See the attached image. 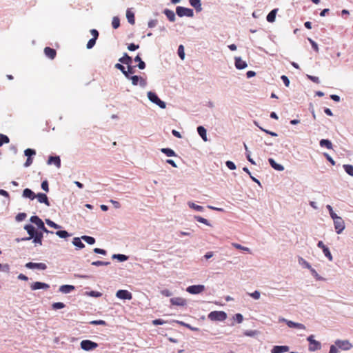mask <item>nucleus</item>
Masks as SVG:
<instances>
[{
	"instance_id": "obj_30",
	"label": "nucleus",
	"mask_w": 353,
	"mask_h": 353,
	"mask_svg": "<svg viewBox=\"0 0 353 353\" xmlns=\"http://www.w3.org/2000/svg\"><path fill=\"white\" fill-rule=\"evenodd\" d=\"M119 61L126 65H130L132 62V58L127 53H124L123 56L121 57Z\"/></svg>"
},
{
	"instance_id": "obj_5",
	"label": "nucleus",
	"mask_w": 353,
	"mask_h": 353,
	"mask_svg": "<svg viewBox=\"0 0 353 353\" xmlns=\"http://www.w3.org/2000/svg\"><path fill=\"white\" fill-rule=\"evenodd\" d=\"M334 221V225L337 234H341L345 229V223L341 216H336Z\"/></svg>"
},
{
	"instance_id": "obj_32",
	"label": "nucleus",
	"mask_w": 353,
	"mask_h": 353,
	"mask_svg": "<svg viewBox=\"0 0 353 353\" xmlns=\"http://www.w3.org/2000/svg\"><path fill=\"white\" fill-rule=\"evenodd\" d=\"M188 205L192 210L197 212H203L204 210V208L201 205H197L192 201L188 202Z\"/></svg>"
},
{
	"instance_id": "obj_26",
	"label": "nucleus",
	"mask_w": 353,
	"mask_h": 353,
	"mask_svg": "<svg viewBox=\"0 0 353 353\" xmlns=\"http://www.w3.org/2000/svg\"><path fill=\"white\" fill-rule=\"evenodd\" d=\"M190 4L194 7L196 12L202 10L201 0H189Z\"/></svg>"
},
{
	"instance_id": "obj_44",
	"label": "nucleus",
	"mask_w": 353,
	"mask_h": 353,
	"mask_svg": "<svg viewBox=\"0 0 353 353\" xmlns=\"http://www.w3.org/2000/svg\"><path fill=\"white\" fill-rule=\"evenodd\" d=\"M244 148L245 150V154L248 160L253 165H255V161L250 157V152L249 151L248 146L245 143H244Z\"/></svg>"
},
{
	"instance_id": "obj_63",
	"label": "nucleus",
	"mask_w": 353,
	"mask_h": 353,
	"mask_svg": "<svg viewBox=\"0 0 353 353\" xmlns=\"http://www.w3.org/2000/svg\"><path fill=\"white\" fill-rule=\"evenodd\" d=\"M41 188L43 190L46 191V192H48L49 191V186H48V181L45 180L43 181L42 183H41Z\"/></svg>"
},
{
	"instance_id": "obj_40",
	"label": "nucleus",
	"mask_w": 353,
	"mask_h": 353,
	"mask_svg": "<svg viewBox=\"0 0 353 353\" xmlns=\"http://www.w3.org/2000/svg\"><path fill=\"white\" fill-rule=\"evenodd\" d=\"M81 239L89 245H93L95 243V239L90 236L83 235Z\"/></svg>"
},
{
	"instance_id": "obj_21",
	"label": "nucleus",
	"mask_w": 353,
	"mask_h": 353,
	"mask_svg": "<svg viewBox=\"0 0 353 353\" xmlns=\"http://www.w3.org/2000/svg\"><path fill=\"white\" fill-rule=\"evenodd\" d=\"M22 196L24 198H28L30 200H34L36 198V194L34 192L29 188H26L23 190Z\"/></svg>"
},
{
	"instance_id": "obj_14",
	"label": "nucleus",
	"mask_w": 353,
	"mask_h": 353,
	"mask_svg": "<svg viewBox=\"0 0 353 353\" xmlns=\"http://www.w3.org/2000/svg\"><path fill=\"white\" fill-rule=\"evenodd\" d=\"M48 165L54 164L58 168L61 167V159L59 156H50L47 161Z\"/></svg>"
},
{
	"instance_id": "obj_38",
	"label": "nucleus",
	"mask_w": 353,
	"mask_h": 353,
	"mask_svg": "<svg viewBox=\"0 0 353 353\" xmlns=\"http://www.w3.org/2000/svg\"><path fill=\"white\" fill-rule=\"evenodd\" d=\"M134 60L135 62L139 63L137 66L140 70L145 69V63L143 61H142L141 58L140 57V56L139 54L135 57Z\"/></svg>"
},
{
	"instance_id": "obj_16",
	"label": "nucleus",
	"mask_w": 353,
	"mask_h": 353,
	"mask_svg": "<svg viewBox=\"0 0 353 353\" xmlns=\"http://www.w3.org/2000/svg\"><path fill=\"white\" fill-rule=\"evenodd\" d=\"M170 302L174 305L184 306L186 305L187 301L185 299L181 297H174L170 299Z\"/></svg>"
},
{
	"instance_id": "obj_7",
	"label": "nucleus",
	"mask_w": 353,
	"mask_h": 353,
	"mask_svg": "<svg viewBox=\"0 0 353 353\" xmlns=\"http://www.w3.org/2000/svg\"><path fill=\"white\" fill-rule=\"evenodd\" d=\"M205 288L203 285H193L188 286L186 291L191 294H199L205 290Z\"/></svg>"
},
{
	"instance_id": "obj_35",
	"label": "nucleus",
	"mask_w": 353,
	"mask_h": 353,
	"mask_svg": "<svg viewBox=\"0 0 353 353\" xmlns=\"http://www.w3.org/2000/svg\"><path fill=\"white\" fill-rule=\"evenodd\" d=\"M112 259H117L120 262H123L128 259V256L125 254H114L112 256Z\"/></svg>"
},
{
	"instance_id": "obj_64",
	"label": "nucleus",
	"mask_w": 353,
	"mask_h": 353,
	"mask_svg": "<svg viewBox=\"0 0 353 353\" xmlns=\"http://www.w3.org/2000/svg\"><path fill=\"white\" fill-rule=\"evenodd\" d=\"M257 332L256 330H246L244 332V335L247 336H254L256 334Z\"/></svg>"
},
{
	"instance_id": "obj_52",
	"label": "nucleus",
	"mask_w": 353,
	"mask_h": 353,
	"mask_svg": "<svg viewBox=\"0 0 353 353\" xmlns=\"http://www.w3.org/2000/svg\"><path fill=\"white\" fill-rule=\"evenodd\" d=\"M248 295L255 300H259L261 297V292L258 290H255L252 293H248Z\"/></svg>"
},
{
	"instance_id": "obj_23",
	"label": "nucleus",
	"mask_w": 353,
	"mask_h": 353,
	"mask_svg": "<svg viewBox=\"0 0 353 353\" xmlns=\"http://www.w3.org/2000/svg\"><path fill=\"white\" fill-rule=\"evenodd\" d=\"M44 53L46 56L50 59H54L56 57V50L54 49H52L50 47H46L44 49Z\"/></svg>"
},
{
	"instance_id": "obj_3",
	"label": "nucleus",
	"mask_w": 353,
	"mask_h": 353,
	"mask_svg": "<svg viewBox=\"0 0 353 353\" xmlns=\"http://www.w3.org/2000/svg\"><path fill=\"white\" fill-rule=\"evenodd\" d=\"M148 99L153 103L157 105L159 108L164 109L166 108V103L161 101L155 92L149 91L148 92Z\"/></svg>"
},
{
	"instance_id": "obj_11",
	"label": "nucleus",
	"mask_w": 353,
	"mask_h": 353,
	"mask_svg": "<svg viewBox=\"0 0 353 353\" xmlns=\"http://www.w3.org/2000/svg\"><path fill=\"white\" fill-rule=\"evenodd\" d=\"M335 344L343 350H349L352 348V344L347 340H336Z\"/></svg>"
},
{
	"instance_id": "obj_49",
	"label": "nucleus",
	"mask_w": 353,
	"mask_h": 353,
	"mask_svg": "<svg viewBox=\"0 0 353 353\" xmlns=\"http://www.w3.org/2000/svg\"><path fill=\"white\" fill-rule=\"evenodd\" d=\"M9 141H10V139H9L8 136L4 135V134L0 133V147L3 143H8Z\"/></svg>"
},
{
	"instance_id": "obj_8",
	"label": "nucleus",
	"mask_w": 353,
	"mask_h": 353,
	"mask_svg": "<svg viewBox=\"0 0 353 353\" xmlns=\"http://www.w3.org/2000/svg\"><path fill=\"white\" fill-rule=\"evenodd\" d=\"M129 79L132 81L133 85H137L139 84L141 88H145L147 85L146 80L137 75L130 76Z\"/></svg>"
},
{
	"instance_id": "obj_6",
	"label": "nucleus",
	"mask_w": 353,
	"mask_h": 353,
	"mask_svg": "<svg viewBox=\"0 0 353 353\" xmlns=\"http://www.w3.org/2000/svg\"><path fill=\"white\" fill-rule=\"evenodd\" d=\"M81 347L85 351L92 350L98 347V344L90 340H83L81 342Z\"/></svg>"
},
{
	"instance_id": "obj_53",
	"label": "nucleus",
	"mask_w": 353,
	"mask_h": 353,
	"mask_svg": "<svg viewBox=\"0 0 353 353\" xmlns=\"http://www.w3.org/2000/svg\"><path fill=\"white\" fill-rule=\"evenodd\" d=\"M110 264V262H109V261H93L92 263V265H94V266L108 265Z\"/></svg>"
},
{
	"instance_id": "obj_2",
	"label": "nucleus",
	"mask_w": 353,
	"mask_h": 353,
	"mask_svg": "<svg viewBox=\"0 0 353 353\" xmlns=\"http://www.w3.org/2000/svg\"><path fill=\"white\" fill-rule=\"evenodd\" d=\"M30 221L31 223L35 224L38 229L41 230V231L46 233L54 234V232L50 231L46 228L43 221L38 216H32L30 219Z\"/></svg>"
},
{
	"instance_id": "obj_57",
	"label": "nucleus",
	"mask_w": 353,
	"mask_h": 353,
	"mask_svg": "<svg viewBox=\"0 0 353 353\" xmlns=\"http://www.w3.org/2000/svg\"><path fill=\"white\" fill-rule=\"evenodd\" d=\"M91 325H106V322L103 320H94L90 322Z\"/></svg>"
},
{
	"instance_id": "obj_15",
	"label": "nucleus",
	"mask_w": 353,
	"mask_h": 353,
	"mask_svg": "<svg viewBox=\"0 0 353 353\" xmlns=\"http://www.w3.org/2000/svg\"><path fill=\"white\" fill-rule=\"evenodd\" d=\"M234 60H235V62H234L235 67L238 70L245 69L248 66L246 61L242 60L241 57H235Z\"/></svg>"
},
{
	"instance_id": "obj_60",
	"label": "nucleus",
	"mask_w": 353,
	"mask_h": 353,
	"mask_svg": "<svg viewBox=\"0 0 353 353\" xmlns=\"http://www.w3.org/2000/svg\"><path fill=\"white\" fill-rule=\"evenodd\" d=\"M225 165L226 166L231 170H234L236 169V165L234 164V162L231 161H227L225 162Z\"/></svg>"
},
{
	"instance_id": "obj_29",
	"label": "nucleus",
	"mask_w": 353,
	"mask_h": 353,
	"mask_svg": "<svg viewBox=\"0 0 353 353\" xmlns=\"http://www.w3.org/2000/svg\"><path fill=\"white\" fill-rule=\"evenodd\" d=\"M277 11L278 9H273L268 13V14L266 17V19L268 22L273 23L275 21Z\"/></svg>"
},
{
	"instance_id": "obj_56",
	"label": "nucleus",
	"mask_w": 353,
	"mask_h": 353,
	"mask_svg": "<svg viewBox=\"0 0 353 353\" xmlns=\"http://www.w3.org/2000/svg\"><path fill=\"white\" fill-rule=\"evenodd\" d=\"M326 208L328 210L330 215L332 219H335L338 215L334 212L333 209L330 205H327Z\"/></svg>"
},
{
	"instance_id": "obj_33",
	"label": "nucleus",
	"mask_w": 353,
	"mask_h": 353,
	"mask_svg": "<svg viewBox=\"0 0 353 353\" xmlns=\"http://www.w3.org/2000/svg\"><path fill=\"white\" fill-rule=\"evenodd\" d=\"M81 239V237H74L72 240V244L79 249L83 248L85 247V245L82 243Z\"/></svg>"
},
{
	"instance_id": "obj_46",
	"label": "nucleus",
	"mask_w": 353,
	"mask_h": 353,
	"mask_svg": "<svg viewBox=\"0 0 353 353\" xmlns=\"http://www.w3.org/2000/svg\"><path fill=\"white\" fill-rule=\"evenodd\" d=\"M323 252L324 254V255L327 258V259L330 261H332L333 260V257H332V255L329 250V248L327 247H326L325 249H323Z\"/></svg>"
},
{
	"instance_id": "obj_31",
	"label": "nucleus",
	"mask_w": 353,
	"mask_h": 353,
	"mask_svg": "<svg viewBox=\"0 0 353 353\" xmlns=\"http://www.w3.org/2000/svg\"><path fill=\"white\" fill-rule=\"evenodd\" d=\"M197 132L204 141H207L206 130L203 126L197 127Z\"/></svg>"
},
{
	"instance_id": "obj_45",
	"label": "nucleus",
	"mask_w": 353,
	"mask_h": 353,
	"mask_svg": "<svg viewBox=\"0 0 353 353\" xmlns=\"http://www.w3.org/2000/svg\"><path fill=\"white\" fill-rule=\"evenodd\" d=\"M194 219L199 223H203L206 225H210V223L206 219H204L200 216H194Z\"/></svg>"
},
{
	"instance_id": "obj_37",
	"label": "nucleus",
	"mask_w": 353,
	"mask_h": 353,
	"mask_svg": "<svg viewBox=\"0 0 353 353\" xmlns=\"http://www.w3.org/2000/svg\"><path fill=\"white\" fill-rule=\"evenodd\" d=\"M161 151L162 153L165 154L167 157H176V156L175 152L173 150L168 148H161Z\"/></svg>"
},
{
	"instance_id": "obj_20",
	"label": "nucleus",
	"mask_w": 353,
	"mask_h": 353,
	"mask_svg": "<svg viewBox=\"0 0 353 353\" xmlns=\"http://www.w3.org/2000/svg\"><path fill=\"white\" fill-rule=\"evenodd\" d=\"M75 289L74 285H63L60 286L59 290L63 294H69Z\"/></svg>"
},
{
	"instance_id": "obj_42",
	"label": "nucleus",
	"mask_w": 353,
	"mask_h": 353,
	"mask_svg": "<svg viewBox=\"0 0 353 353\" xmlns=\"http://www.w3.org/2000/svg\"><path fill=\"white\" fill-rule=\"evenodd\" d=\"M343 168L347 174L353 176V165L349 164L343 165Z\"/></svg>"
},
{
	"instance_id": "obj_25",
	"label": "nucleus",
	"mask_w": 353,
	"mask_h": 353,
	"mask_svg": "<svg viewBox=\"0 0 353 353\" xmlns=\"http://www.w3.org/2000/svg\"><path fill=\"white\" fill-rule=\"evenodd\" d=\"M163 12L165 14L170 21L174 22L175 21V13L172 10L166 8L163 11Z\"/></svg>"
},
{
	"instance_id": "obj_12",
	"label": "nucleus",
	"mask_w": 353,
	"mask_h": 353,
	"mask_svg": "<svg viewBox=\"0 0 353 353\" xmlns=\"http://www.w3.org/2000/svg\"><path fill=\"white\" fill-rule=\"evenodd\" d=\"M290 350V347L288 345H274L271 349V353H285Z\"/></svg>"
},
{
	"instance_id": "obj_61",
	"label": "nucleus",
	"mask_w": 353,
	"mask_h": 353,
	"mask_svg": "<svg viewBox=\"0 0 353 353\" xmlns=\"http://www.w3.org/2000/svg\"><path fill=\"white\" fill-rule=\"evenodd\" d=\"M88 295L92 296V297H100L102 294L99 292H97V291H90L89 292L87 293Z\"/></svg>"
},
{
	"instance_id": "obj_62",
	"label": "nucleus",
	"mask_w": 353,
	"mask_h": 353,
	"mask_svg": "<svg viewBox=\"0 0 353 353\" xmlns=\"http://www.w3.org/2000/svg\"><path fill=\"white\" fill-rule=\"evenodd\" d=\"M157 23H158L157 19H151L148 21V28H154L157 25Z\"/></svg>"
},
{
	"instance_id": "obj_22",
	"label": "nucleus",
	"mask_w": 353,
	"mask_h": 353,
	"mask_svg": "<svg viewBox=\"0 0 353 353\" xmlns=\"http://www.w3.org/2000/svg\"><path fill=\"white\" fill-rule=\"evenodd\" d=\"M287 325L290 328H295L299 330H305V326L300 323H296L292 321H290L289 322H287Z\"/></svg>"
},
{
	"instance_id": "obj_55",
	"label": "nucleus",
	"mask_w": 353,
	"mask_h": 353,
	"mask_svg": "<svg viewBox=\"0 0 353 353\" xmlns=\"http://www.w3.org/2000/svg\"><path fill=\"white\" fill-rule=\"evenodd\" d=\"M26 216H27V215H26V213L21 212V213H19L16 216L15 219H16L17 221L20 222V221H23L26 218Z\"/></svg>"
},
{
	"instance_id": "obj_51",
	"label": "nucleus",
	"mask_w": 353,
	"mask_h": 353,
	"mask_svg": "<svg viewBox=\"0 0 353 353\" xmlns=\"http://www.w3.org/2000/svg\"><path fill=\"white\" fill-rule=\"evenodd\" d=\"M179 57L183 60L185 58L184 47L183 45H180L178 48L177 51Z\"/></svg>"
},
{
	"instance_id": "obj_4",
	"label": "nucleus",
	"mask_w": 353,
	"mask_h": 353,
	"mask_svg": "<svg viewBox=\"0 0 353 353\" xmlns=\"http://www.w3.org/2000/svg\"><path fill=\"white\" fill-rule=\"evenodd\" d=\"M176 14L180 17H194V11L192 9L182 7V6H177L176 8Z\"/></svg>"
},
{
	"instance_id": "obj_43",
	"label": "nucleus",
	"mask_w": 353,
	"mask_h": 353,
	"mask_svg": "<svg viewBox=\"0 0 353 353\" xmlns=\"http://www.w3.org/2000/svg\"><path fill=\"white\" fill-rule=\"evenodd\" d=\"M232 245L233 247H234L235 248L238 249V250H243V251L250 252V250L249 248L242 246L241 245H240L239 243H232Z\"/></svg>"
},
{
	"instance_id": "obj_41",
	"label": "nucleus",
	"mask_w": 353,
	"mask_h": 353,
	"mask_svg": "<svg viewBox=\"0 0 353 353\" xmlns=\"http://www.w3.org/2000/svg\"><path fill=\"white\" fill-rule=\"evenodd\" d=\"M310 271L312 274V275L317 280V281H324L325 279L321 276L312 267L310 269Z\"/></svg>"
},
{
	"instance_id": "obj_17",
	"label": "nucleus",
	"mask_w": 353,
	"mask_h": 353,
	"mask_svg": "<svg viewBox=\"0 0 353 353\" xmlns=\"http://www.w3.org/2000/svg\"><path fill=\"white\" fill-rule=\"evenodd\" d=\"M43 232L41 231L37 230L36 234L32 240L33 243L35 246L37 245H42V239H43Z\"/></svg>"
},
{
	"instance_id": "obj_1",
	"label": "nucleus",
	"mask_w": 353,
	"mask_h": 353,
	"mask_svg": "<svg viewBox=\"0 0 353 353\" xmlns=\"http://www.w3.org/2000/svg\"><path fill=\"white\" fill-rule=\"evenodd\" d=\"M227 318V314L223 311H213L208 314V319L213 321H223Z\"/></svg>"
},
{
	"instance_id": "obj_27",
	"label": "nucleus",
	"mask_w": 353,
	"mask_h": 353,
	"mask_svg": "<svg viewBox=\"0 0 353 353\" xmlns=\"http://www.w3.org/2000/svg\"><path fill=\"white\" fill-rule=\"evenodd\" d=\"M126 17L129 23L134 25L135 23L134 19V13L131 10V9L128 8L126 10Z\"/></svg>"
},
{
	"instance_id": "obj_9",
	"label": "nucleus",
	"mask_w": 353,
	"mask_h": 353,
	"mask_svg": "<svg viewBox=\"0 0 353 353\" xmlns=\"http://www.w3.org/2000/svg\"><path fill=\"white\" fill-rule=\"evenodd\" d=\"M116 296L123 300H130L132 298L131 292L125 290H118L116 293Z\"/></svg>"
},
{
	"instance_id": "obj_54",
	"label": "nucleus",
	"mask_w": 353,
	"mask_h": 353,
	"mask_svg": "<svg viewBox=\"0 0 353 353\" xmlns=\"http://www.w3.org/2000/svg\"><path fill=\"white\" fill-rule=\"evenodd\" d=\"M64 307H65V304L63 303H61V302H56V303H54L52 305V307L53 310L62 309Z\"/></svg>"
},
{
	"instance_id": "obj_13",
	"label": "nucleus",
	"mask_w": 353,
	"mask_h": 353,
	"mask_svg": "<svg viewBox=\"0 0 353 353\" xmlns=\"http://www.w3.org/2000/svg\"><path fill=\"white\" fill-rule=\"evenodd\" d=\"M49 288L50 285L48 284L40 281L34 282L30 286L32 290H37L40 289L47 290Z\"/></svg>"
},
{
	"instance_id": "obj_58",
	"label": "nucleus",
	"mask_w": 353,
	"mask_h": 353,
	"mask_svg": "<svg viewBox=\"0 0 353 353\" xmlns=\"http://www.w3.org/2000/svg\"><path fill=\"white\" fill-rule=\"evenodd\" d=\"M96 41H97V39H94V38L90 39L87 43V46H86L87 48L88 49L92 48L96 43Z\"/></svg>"
},
{
	"instance_id": "obj_28",
	"label": "nucleus",
	"mask_w": 353,
	"mask_h": 353,
	"mask_svg": "<svg viewBox=\"0 0 353 353\" xmlns=\"http://www.w3.org/2000/svg\"><path fill=\"white\" fill-rule=\"evenodd\" d=\"M321 348V344L320 342L315 341L312 343L309 344L308 350L310 352H314Z\"/></svg>"
},
{
	"instance_id": "obj_19",
	"label": "nucleus",
	"mask_w": 353,
	"mask_h": 353,
	"mask_svg": "<svg viewBox=\"0 0 353 353\" xmlns=\"http://www.w3.org/2000/svg\"><path fill=\"white\" fill-rule=\"evenodd\" d=\"M24 229L26 230L27 233L29 234L30 238L34 239L37 229L34 226L31 224H27L24 226Z\"/></svg>"
},
{
	"instance_id": "obj_24",
	"label": "nucleus",
	"mask_w": 353,
	"mask_h": 353,
	"mask_svg": "<svg viewBox=\"0 0 353 353\" xmlns=\"http://www.w3.org/2000/svg\"><path fill=\"white\" fill-rule=\"evenodd\" d=\"M268 161L271 167L274 170L277 171L284 170V167L282 165L277 163L272 158L268 159Z\"/></svg>"
},
{
	"instance_id": "obj_34",
	"label": "nucleus",
	"mask_w": 353,
	"mask_h": 353,
	"mask_svg": "<svg viewBox=\"0 0 353 353\" xmlns=\"http://www.w3.org/2000/svg\"><path fill=\"white\" fill-rule=\"evenodd\" d=\"M321 147H325L327 149H332V143L328 139H321L319 142Z\"/></svg>"
},
{
	"instance_id": "obj_48",
	"label": "nucleus",
	"mask_w": 353,
	"mask_h": 353,
	"mask_svg": "<svg viewBox=\"0 0 353 353\" xmlns=\"http://www.w3.org/2000/svg\"><path fill=\"white\" fill-rule=\"evenodd\" d=\"M46 223L48 225H49L50 227L53 228L54 229L61 228V225L57 224L56 223L51 221L50 219H46Z\"/></svg>"
},
{
	"instance_id": "obj_10",
	"label": "nucleus",
	"mask_w": 353,
	"mask_h": 353,
	"mask_svg": "<svg viewBox=\"0 0 353 353\" xmlns=\"http://www.w3.org/2000/svg\"><path fill=\"white\" fill-rule=\"evenodd\" d=\"M25 266L28 269H39L41 270H44L47 268V265L43 263L28 262Z\"/></svg>"
},
{
	"instance_id": "obj_39",
	"label": "nucleus",
	"mask_w": 353,
	"mask_h": 353,
	"mask_svg": "<svg viewBox=\"0 0 353 353\" xmlns=\"http://www.w3.org/2000/svg\"><path fill=\"white\" fill-rule=\"evenodd\" d=\"M56 235H57L59 238L66 239L71 236L66 230H58L55 232Z\"/></svg>"
},
{
	"instance_id": "obj_18",
	"label": "nucleus",
	"mask_w": 353,
	"mask_h": 353,
	"mask_svg": "<svg viewBox=\"0 0 353 353\" xmlns=\"http://www.w3.org/2000/svg\"><path fill=\"white\" fill-rule=\"evenodd\" d=\"M36 198H37L38 199V201L41 203H44L46 204L47 206H50V203L48 201V198L47 196V195L44 193H38L37 194H36Z\"/></svg>"
},
{
	"instance_id": "obj_50",
	"label": "nucleus",
	"mask_w": 353,
	"mask_h": 353,
	"mask_svg": "<svg viewBox=\"0 0 353 353\" xmlns=\"http://www.w3.org/2000/svg\"><path fill=\"white\" fill-rule=\"evenodd\" d=\"M24 154L28 158H31L32 156H34L36 154V151L34 149L28 148L24 151Z\"/></svg>"
},
{
	"instance_id": "obj_47",
	"label": "nucleus",
	"mask_w": 353,
	"mask_h": 353,
	"mask_svg": "<svg viewBox=\"0 0 353 353\" xmlns=\"http://www.w3.org/2000/svg\"><path fill=\"white\" fill-rule=\"evenodd\" d=\"M112 26L114 29H117L120 26V20L118 17H114L112 21Z\"/></svg>"
},
{
	"instance_id": "obj_59",
	"label": "nucleus",
	"mask_w": 353,
	"mask_h": 353,
	"mask_svg": "<svg viewBox=\"0 0 353 353\" xmlns=\"http://www.w3.org/2000/svg\"><path fill=\"white\" fill-rule=\"evenodd\" d=\"M234 319L238 323H242L243 320V316L241 314H239V313H237L234 315Z\"/></svg>"
},
{
	"instance_id": "obj_36",
	"label": "nucleus",
	"mask_w": 353,
	"mask_h": 353,
	"mask_svg": "<svg viewBox=\"0 0 353 353\" xmlns=\"http://www.w3.org/2000/svg\"><path fill=\"white\" fill-rule=\"evenodd\" d=\"M298 262L299 264L301 265L304 268L310 270L312 268L311 265L301 256H299Z\"/></svg>"
}]
</instances>
